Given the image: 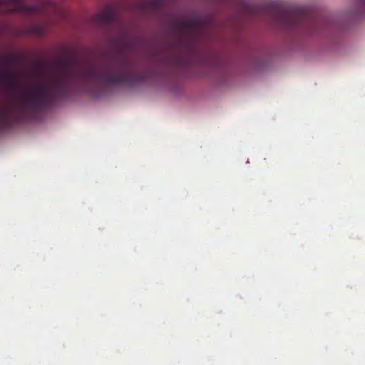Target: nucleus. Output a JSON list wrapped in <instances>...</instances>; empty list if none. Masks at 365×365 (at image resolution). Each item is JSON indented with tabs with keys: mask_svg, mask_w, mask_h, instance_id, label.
<instances>
[{
	"mask_svg": "<svg viewBox=\"0 0 365 365\" xmlns=\"http://www.w3.org/2000/svg\"><path fill=\"white\" fill-rule=\"evenodd\" d=\"M179 32L181 35L188 34L194 35L202 29V22L198 19H190L178 23Z\"/></svg>",
	"mask_w": 365,
	"mask_h": 365,
	"instance_id": "obj_5",
	"label": "nucleus"
},
{
	"mask_svg": "<svg viewBox=\"0 0 365 365\" xmlns=\"http://www.w3.org/2000/svg\"><path fill=\"white\" fill-rule=\"evenodd\" d=\"M41 113V84L30 86L14 95L9 103L0 106V130L14 122L28 120Z\"/></svg>",
	"mask_w": 365,
	"mask_h": 365,
	"instance_id": "obj_1",
	"label": "nucleus"
},
{
	"mask_svg": "<svg viewBox=\"0 0 365 365\" xmlns=\"http://www.w3.org/2000/svg\"><path fill=\"white\" fill-rule=\"evenodd\" d=\"M267 10L274 21L289 30L300 27L303 21L309 19V14L304 7H289L272 4Z\"/></svg>",
	"mask_w": 365,
	"mask_h": 365,
	"instance_id": "obj_2",
	"label": "nucleus"
},
{
	"mask_svg": "<svg viewBox=\"0 0 365 365\" xmlns=\"http://www.w3.org/2000/svg\"><path fill=\"white\" fill-rule=\"evenodd\" d=\"M178 63H179L180 65H182V64H183L182 60H181V59H180V60H179Z\"/></svg>",
	"mask_w": 365,
	"mask_h": 365,
	"instance_id": "obj_9",
	"label": "nucleus"
},
{
	"mask_svg": "<svg viewBox=\"0 0 365 365\" xmlns=\"http://www.w3.org/2000/svg\"><path fill=\"white\" fill-rule=\"evenodd\" d=\"M0 4L9 8V11L13 13H19L25 16L41 14L44 13L40 6H26L24 0H0Z\"/></svg>",
	"mask_w": 365,
	"mask_h": 365,
	"instance_id": "obj_4",
	"label": "nucleus"
},
{
	"mask_svg": "<svg viewBox=\"0 0 365 365\" xmlns=\"http://www.w3.org/2000/svg\"><path fill=\"white\" fill-rule=\"evenodd\" d=\"M243 7L245 8V9L249 12H251V13H255L257 12V10L255 9H251L250 8V6L247 4H243Z\"/></svg>",
	"mask_w": 365,
	"mask_h": 365,
	"instance_id": "obj_8",
	"label": "nucleus"
},
{
	"mask_svg": "<svg viewBox=\"0 0 365 365\" xmlns=\"http://www.w3.org/2000/svg\"><path fill=\"white\" fill-rule=\"evenodd\" d=\"M30 31L31 33L34 34L38 36H42L44 34L45 28L43 25H34L31 27Z\"/></svg>",
	"mask_w": 365,
	"mask_h": 365,
	"instance_id": "obj_7",
	"label": "nucleus"
},
{
	"mask_svg": "<svg viewBox=\"0 0 365 365\" xmlns=\"http://www.w3.org/2000/svg\"><path fill=\"white\" fill-rule=\"evenodd\" d=\"M16 58L14 54L0 57V86L13 91L18 84L17 76L8 68L14 65Z\"/></svg>",
	"mask_w": 365,
	"mask_h": 365,
	"instance_id": "obj_3",
	"label": "nucleus"
},
{
	"mask_svg": "<svg viewBox=\"0 0 365 365\" xmlns=\"http://www.w3.org/2000/svg\"><path fill=\"white\" fill-rule=\"evenodd\" d=\"M95 19L97 22L101 24L110 26L115 20V15L111 11L106 10L98 14Z\"/></svg>",
	"mask_w": 365,
	"mask_h": 365,
	"instance_id": "obj_6",
	"label": "nucleus"
},
{
	"mask_svg": "<svg viewBox=\"0 0 365 365\" xmlns=\"http://www.w3.org/2000/svg\"><path fill=\"white\" fill-rule=\"evenodd\" d=\"M361 4H364L365 6V0H360Z\"/></svg>",
	"mask_w": 365,
	"mask_h": 365,
	"instance_id": "obj_10",
	"label": "nucleus"
}]
</instances>
